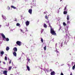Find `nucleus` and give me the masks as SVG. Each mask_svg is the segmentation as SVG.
I'll return each mask as SVG.
<instances>
[{
	"label": "nucleus",
	"instance_id": "obj_1",
	"mask_svg": "<svg viewBox=\"0 0 75 75\" xmlns=\"http://www.w3.org/2000/svg\"><path fill=\"white\" fill-rule=\"evenodd\" d=\"M54 30L53 28H51L50 29V33L53 35H57V33H56Z\"/></svg>",
	"mask_w": 75,
	"mask_h": 75
},
{
	"label": "nucleus",
	"instance_id": "obj_2",
	"mask_svg": "<svg viewBox=\"0 0 75 75\" xmlns=\"http://www.w3.org/2000/svg\"><path fill=\"white\" fill-rule=\"evenodd\" d=\"M21 42L20 41H17L16 42V44L18 45H19V46H20L21 45Z\"/></svg>",
	"mask_w": 75,
	"mask_h": 75
},
{
	"label": "nucleus",
	"instance_id": "obj_3",
	"mask_svg": "<svg viewBox=\"0 0 75 75\" xmlns=\"http://www.w3.org/2000/svg\"><path fill=\"white\" fill-rule=\"evenodd\" d=\"M1 35L3 39L4 40V41L5 40L4 39H6V38L5 35H4V34L3 33L1 34Z\"/></svg>",
	"mask_w": 75,
	"mask_h": 75
},
{
	"label": "nucleus",
	"instance_id": "obj_4",
	"mask_svg": "<svg viewBox=\"0 0 75 75\" xmlns=\"http://www.w3.org/2000/svg\"><path fill=\"white\" fill-rule=\"evenodd\" d=\"M45 18L46 19H47V21H46V23H49L50 21H49V20H48V18H49L48 17V16H45Z\"/></svg>",
	"mask_w": 75,
	"mask_h": 75
},
{
	"label": "nucleus",
	"instance_id": "obj_5",
	"mask_svg": "<svg viewBox=\"0 0 75 75\" xmlns=\"http://www.w3.org/2000/svg\"><path fill=\"white\" fill-rule=\"evenodd\" d=\"M26 25L28 26V25H29V24H30V21H27L25 23Z\"/></svg>",
	"mask_w": 75,
	"mask_h": 75
},
{
	"label": "nucleus",
	"instance_id": "obj_6",
	"mask_svg": "<svg viewBox=\"0 0 75 75\" xmlns=\"http://www.w3.org/2000/svg\"><path fill=\"white\" fill-rule=\"evenodd\" d=\"M28 12L30 14H32V9H30L28 10Z\"/></svg>",
	"mask_w": 75,
	"mask_h": 75
},
{
	"label": "nucleus",
	"instance_id": "obj_7",
	"mask_svg": "<svg viewBox=\"0 0 75 75\" xmlns=\"http://www.w3.org/2000/svg\"><path fill=\"white\" fill-rule=\"evenodd\" d=\"M13 50L14 52H17V49L16 47H14Z\"/></svg>",
	"mask_w": 75,
	"mask_h": 75
},
{
	"label": "nucleus",
	"instance_id": "obj_8",
	"mask_svg": "<svg viewBox=\"0 0 75 75\" xmlns=\"http://www.w3.org/2000/svg\"><path fill=\"white\" fill-rule=\"evenodd\" d=\"M66 38H68L69 39V36H68V33H66Z\"/></svg>",
	"mask_w": 75,
	"mask_h": 75
},
{
	"label": "nucleus",
	"instance_id": "obj_9",
	"mask_svg": "<svg viewBox=\"0 0 75 75\" xmlns=\"http://www.w3.org/2000/svg\"><path fill=\"white\" fill-rule=\"evenodd\" d=\"M55 71H53L51 72L50 74L51 75H55Z\"/></svg>",
	"mask_w": 75,
	"mask_h": 75
},
{
	"label": "nucleus",
	"instance_id": "obj_10",
	"mask_svg": "<svg viewBox=\"0 0 75 75\" xmlns=\"http://www.w3.org/2000/svg\"><path fill=\"white\" fill-rule=\"evenodd\" d=\"M7 73V71L6 70H5L4 72H3V74H5V75H6Z\"/></svg>",
	"mask_w": 75,
	"mask_h": 75
},
{
	"label": "nucleus",
	"instance_id": "obj_11",
	"mask_svg": "<svg viewBox=\"0 0 75 75\" xmlns=\"http://www.w3.org/2000/svg\"><path fill=\"white\" fill-rule=\"evenodd\" d=\"M13 54L14 56H15V57L17 56V53H16V52H14L13 53Z\"/></svg>",
	"mask_w": 75,
	"mask_h": 75
},
{
	"label": "nucleus",
	"instance_id": "obj_12",
	"mask_svg": "<svg viewBox=\"0 0 75 75\" xmlns=\"http://www.w3.org/2000/svg\"><path fill=\"white\" fill-rule=\"evenodd\" d=\"M27 68L29 71H30V67H29V66H26Z\"/></svg>",
	"mask_w": 75,
	"mask_h": 75
},
{
	"label": "nucleus",
	"instance_id": "obj_13",
	"mask_svg": "<svg viewBox=\"0 0 75 75\" xmlns=\"http://www.w3.org/2000/svg\"><path fill=\"white\" fill-rule=\"evenodd\" d=\"M9 49H10L9 47H7L6 48V51H8V50H9Z\"/></svg>",
	"mask_w": 75,
	"mask_h": 75
},
{
	"label": "nucleus",
	"instance_id": "obj_14",
	"mask_svg": "<svg viewBox=\"0 0 75 75\" xmlns=\"http://www.w3.org/2000/svg\"><path fill=\"white\" fill-rule=\"evenodd\" d=\"M67 20H69V16L68 15L67 16Z\"/></svg>",
	"mask_w": 75,
	"mask_h": 75
},
{
	"label": "nucleus",
	"instance_id": "obj_15",
	"mask_svg": "<svg viewBox=\"0 0 75 75\" xmlns=\"http://www.w3.org/2000/svg\"><path fill=\"white\" fill-rule=\"evenodd\" d=\"M11 8H14V9H16V7L15 6H11Z\"/></svg>",
	"mask_w": 75,
	"mask_h": 75
},
{
	"label": "nucleus",
	"instance_id": "obj_16",
	"mask_svg": "<svg viewBox=\"0 0 75 75\" xmlns=\"http://www.w3.org/2000/svg\"><path fill=\"white\" fill-rule=\"evenodd\" d=\"M41 39L40 40V41H41V42H42V43L43 42V41H44V40H43V39L42 38H41Z\"/></svg>",
	"mask_w": 75,
	"mask_h": 75
},
{
	"label": "nucleus",
	"instance_id": "obj_17",
	"mask_svg": "<svg viewBox=\"0 0 75 75\" xmlns=\"http://www.w3.org/2000/svg\"><path fill=\"white\" fill-rule=\"evenodd\" d=\"M49 27H50L51 28H52V27L51 26V24H50V23L49 22Z\"/></svg>",
	"mask_w": 75,
	"mask_h": 75
},
{
	"label": "nucleus",
	"instance_id": "obj_18",
	"mask_svg": "<svg viewBox=\"0 0 75 75\" xmlns=\"http://www.w3.org/2000/svg\"><path fill=\"white\" fill-rule=\"evenodd\" d=\"M44 27L45 28H47V25H46V24H44Z\"/></svg>",
	"mask_w": 75,
	"mask_h": 75
},
{
	"label": "nucleus",
	"instance_id": "obj_19",
	"mask_svg": "<svg viewBox=\"0 0 75 75\" xmlns=\"http://www.w3.org/2000/svg\"><path fill=\"white\" fill-rule=\"evenodd\" d=\"M70 24V22L68 21V20L67 21V24L68 25H69Z\"/></svg>",
	"mask_w": 75,
	"mask_h": 75
},
{
	"label": "nucleus",
	"instance_id": "obj_20",
	"mask_svg": "<svg viewBox=\"0 0 75 75\" xmlns=\"http://www.w3.org/2000/svg\"><path fill=\"white\" fill-rule=\"evenodd\" d=\"M1 55H3L4 54V52L1 51Z\"/></svg>",
	"mask_w": 75,
	"mask_h": 75
},
{
	"label": "nucleus",
	"instance_id": "obj_21",
	"mask_svg": "<svg viewBox=\"0 0 75 75\" xmlns=\"http://www.w3.org/2000/svg\"><path fill=\"white\" fill-rule=\"evenodd\" d=\"M64 14H67V11H64Z\"/></svg>",
	"mask_w": 75,
	"mask_h": 75
},
{
	"label": "nucleus",
	"instance_id": "obj_22",
	"mask_svg": "<svg viewBox=\"0 0 75 75\" xmlns=\"http://www.w3.org/2000/svg\"><path fill=\"white\" fill-rule=\"evenodd\" d=\"M6 39V41H9V39L8 38H6V39Z\"/></svg>",
	"mask_w": 75,
	"mask_h": 75
},
{
	"label": "nucleus",
	"instance_id": "obj_23",
	"mask_svg": "<svg viewBox=\"0 0 75 75\" xmlns=\"http://www.w3.org/2000/svg\"><path fill=\"white\" fill-rule=\"evenodd\" d=\"M75 65H74L72 67V69H73V70H74V69H75Z\"/></svg>",
	"mask_w": 75,
	"mask_h": 75
},
{
	"label": "nucleus",
	"instance_id": "obj_24",
	"mask_svg": "<svg viewBox=\"0 0 75 75\" xmlns=\"http://www.w3.org/2000/svg\"><path fill=\"white\" fill-rule=\"evenodd\" d=\"M11 67H9L8 68V70H11Z\"/></svg>",
	"mask_w": 75,
	"mask_h": 75
},
{
	"label": "nucleus",
	"instance_id": "obj_25",
	"mask_svg": "<svg viewBox=\"0 0 75 75\" xmlns=\"http://www.w3.org/2000/svg\"><path fill=\"white\" fill-rule=\"evenodd\" d=\"M20 24L18 23H17L16 24V25L17 26H20Z\"/></svg>",
	"mask_w": 75,
	"mask_h": 75
},
{
	"label": "nucleus",
	"instance_id": "obj_26",
	"mask_svg": "<svg viewBox=\"0 0 75 75\" xmlns=\"http://www.w3.org/2000/svg\"><path fill=\"white\" fill-rule=\"evenodd\" d=\"M5 60H7V57H6V56L5 57Z\"/></svg>",
	"mask_w": 75,
	"mask_h": 75
},
{
	"label": "nucleus",
	"instance_id": "obj_27",
	"mask_svg": "<svg viewBox=\"0 0 75 75\" xmlns=\"http://www.w3.org/2000/svg\"><path fill=\"white\" fill-rule=\"evenodd\" d=\"M66 10H67V6H66L65 7L64 10V11H65Z\"/></svg>",
	"mask_w": 75,
	"mask_h": 75
},
{
	"label": "nucleus",
	"instance_id": "obj_28",
	"mask_svg": "<svg viewBox=\"0 0 75 75\" xmlns=\"http://www.w3.org/2000/svg\"><path fill=\"white\" fill-rule=\"evenodd\" d=\"M63 24L64 25V26H65L66 25V23H65L64 22L63 23Z\"/></svg>",
	"mask_w": 75,
	"mask_h": 75
},
{
	"label": "nucleus",
	"instance_id": "obj_29",
	"mask_svg": "<svg viewBox=\"0 0 75 75\" xmlns=\"http://www.w3.org/2000/svg\"><path fill=\"white\" fill-rule=\"evenodd\" d=\"M44 50L45 51L46 50V46H45L44 47Z\"/></svg>",
	"mask_w": 75,
	"mask_h": 75
},
{
	"label": "nucleus",
	"instance_id": "obj_30",
	"mask_svg": "<svg viewBox=\"0 0 75 75\" xmlns=\"http://www.w3.org/2000/svg\"><path fill=\"white\" fill-rule=\"evenodd\" d=\"M11 60H10L9 62V64H11Z\"/></svg>",
	"mask_w": 75,
	"mask_h": 75
},
{
	"label": "nucleus",
	"instance_id": "obj_31",
	"mask_svg": "<svg viewBox=\"0 0 75 75\" xmlns=\"http://www.w3.org/2000/svg\"><path fill=\"white\" fill-rule=\"evenodd\" d=\"M2 17L3 18H4V19H5V18H4V17H5V16H2Z\"/></svg>",
	"mask_w": 75,
	"mask_h": 75
},
{
	"label": "nucleus",
	"instance_id": "obj_32",
	"mask_svg": "<svg viewBox=\"0 0 75 75\" xmlns=\"http://www.w3.org/2000/svg\"><path fill=\"white\" fill-rule=\"evenodd\" d=\"M14 21H17V18H15V20H14Z\"/></svg>",
	"mask_w": 75,
	"mask_h": 75
},
{
	"label": "nucleus",
	"instance_id": "obj_33",
	"mask_svg": "<svg viewBox=\"0 0 75 75\" xmlns=\"http://www.w3.org/2000/svg\"><path fill=\"white\" fill-rule=\"evenodd\" d=\"M73 64H74V62H72L71 63V65L73 66Z\"/></svg>",
	"mask_w": 75,
	"mask_h": 75
},
{
	"label": "nucleus",
	"instance_id": "obj_34",
	"mask_svg": "<svg viewBox=\"0 0 75 75\" xmlns=\"http://www.w3.org/2000/svg\"><path fill=\"white\" fill-rule=\"evenodd\" d=\"M61 75H64V74L62 73H61Z\"/></svg>",
	"mask_w": 75,
	"mask_h": 75
},
{
	"label": "nucleus",
	"instance_id": "obj_35",
	"mask_svg": "<svg viewBox=\"0 0 75 75\" xmlns=\"http://www.w3.org/2000/svg\"><path fill=\"white\" fill-rule=\"evenodd\" d=\"M50 71H52V69H50Z\"/></svg>",
	"mask_w": 75,
	"mask_h": 75
},
{
	"label": "nucleus",
	"instance_id": "obj_36",
	"mask_svg": "<svg viewBox=\"0 0 75 75\" xmlns=\"http://www.w3.org/2000/svg\"><path fill=\"white\" fill-rule=\"evenodd\" d=\"M61 47H62V44H61Z\"/></svg>",
	"mask_w": 75,
	"mask_h": 75
},
{
	"label": "nucleus",
	"instance_id": "obj_37",
	"mask_svg": "<svg viewBox=\"0 0 75 75\" xmlns=\"http://www.w3.org/2000/svg\"><path fill=\"white\" fill-rule=\"evenodd\" d=\"M8 10H10V7H8Z\"/></svg>",
	"mask_w": 75,
	"mask_h": 75
},
{
	"label": "nucleus",
	"instance_id": "obj_38",
	"mask_svg": "<svg viewBox=\"0 0 75 75\" xmlns=\"http://www.w3.org/2000/svg\"><path fill=\"white\" fill-rule=\"evenodd\" d=\"M3 63L4 64H6V63H5V62H3Z\"/></svg>",
	"mask_w": 75,
	"mask_h": 75
},
{
	"label": "nucleus",
	"instance_id": "obj_39",
	"mask_svg": "<svg viewBox=\"0 0 75 75\" xmlns=\"http://www.w3.org/2000/svg\"><path fill=\"white\" fill-rule=\"evenodd\" d=\"M30 59H28V61H30Z\"/></svg>",
	"mask_w": 75,
	"mask_h": 75
},
{
	"label": "nucleus",
	"instance_id": "obj_40",
	"mask_svg": "<svg viewBox=\"0 0 75 75\" xmlns=\"http://www.w3.org/2000/svg\"><path fill=\"white\" fill-rule=\"evenodd\" d=\"M21 32H22V31H23V30L21 29Z\"/></svg>",
	"mask_w": 75,
	"mask_h": 75
},
{
	"label": "nucleus",
	"instance_id": "obj_41",
	"mask_svg": "<svg viewBox=\"0 0 75 75\" xmlns=\"http://www.w3.org/2000/svg\"><path fill=\"white\" fill-rule=\"evenodd\" d=\"M44 14H46V12H44Z\"/></svg>",
	"mask_w": 75,
	"mask_h": 75
},
{
	"label": "nucleus",
	"instance_id": "obj_42",
	"mask_svg": "<svg viewBox=\"0 0 75 75\" xmlns=\"http://www.w3.org/2000/svg\"><path fill=\"white\" fill-rule=\"evenodd\" d=\"M26 31H28V30L26 29Z\"/></svg>",
	"mask_w": 75,
	"mask_h": 75
},
{
	"label": "nucleus",
	"instance_id": "obj_43",
	"mask_svg": "<svg viewBox=\"0 0 75 75\" xmlns=\"http://www.w3.org/2000/svg\"><path fill=\"white\" fill-rule=\"evenodd\" d=\"M62 0H60V1H61Z\"/></svg>",
	"mask_w": 75,
	"mask_h": 75
},
{
	"label": "nucleus",
	"instance_id": "obj_44",
	"mask_svg": "<svg viewBox=\"0 0 75 75\" xmlns=\"http://www.w3.org/2000/svg\"><path fill=\"white\" fill-rule=\"evenodd\" d=\"M0 27H1V25H0Z\"/></svg>",
	"mask_w": 75,
	"mask_h": 75
},
{
	"label": "nucleus",
	"instance_id": "obj_45",
	"mask_svg": "<svg viewBox=\"0 0 75 75\" xmlns=\"http://www.w3.org/2000/svg\"><path fill=\"white\" fill-rule=\"evenodd\" d=\"M60 30V29H59V31Z\"/></svg>",
	"mask_w": 75,
	"mask_h": 75
},
{
	"label": "nucleus",
	"instance_id": "obj_46",
	"mask_svg": "<svg viewBox=\"0 0 75 75\" xmlns=\"http://www.w3.org/2000/svg\"><path fill=\"white\" fill-rule=\"evenodd\" d=\"M10 75H12V74H11Z\"/></svg>",
	"mask_w": 75,
	"mask_h": 75
},
{
	"label": "nucleus",
	"instance_id": "obj_47",
	"mask_svg": "<svg viewBox=\"0 0 75 75\" xmlns=\"http://www.w3.org/2000/svg\"><path fill=\"white\" fill-rule=\"evenodd\" d=\"M57 52H58V51H57Z\"/></svg>",
	"mask_w": 75,
	"mask_h": 75
},
{
	"label": "nucleus",
	"instance_id": "obj_48",
	"mask_svg": "<svg viewBox=\"0 0 75 75\" xmlns=\"http://www.w3.org/2000/svg\"><path fill=\"white\" fill-rule=\"evenodd\" d=\"M5 75H7V74H5Z\"/></svg>",
	"mask_w": 75,
	"mask_h": 75
},
{
	"label": "nucleus",
	"instance_id": "obj_49",
	"mask_svg": "<svg viewBox=\"0 0 75 75\" xmlns=\"http://www.w3.org/2000/svg\"><path fill=\"white\" fill-rule=\"evenodd\" d=\"M3 72H4V71H3Z\"/></svg>",
	"mask_w": 75,
	"mask_h": 75
}]
</instances>
